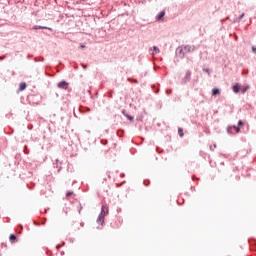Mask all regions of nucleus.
Wrapping results in <instances>:
<instances>
[{"label":"nucleus","instance_id":"obj_22","mask_svg":"<svg viewBox=\"0 0 256 256\" xmlns=\"http://www.w3.org/2000/svg\"><path fill=\"white\" fill-rule=\"evenodd\" d=\"M128 119H130V121H133V117L131 116H128Z\"/></svg>","mask_w":256,"mask_h":256},{"label":"nucleus","instance_id":"obj_23","mask_svg":"<svg viewBox=\"0 0 256 256\" xmlns=\"http://www.w3.org/2000/svg\"><path fill=\"white\" fill-rule=\"evenodd\" d=\"M84 69H87V65H83Z\"/></svg>","mask_w":256,"mask_h":256},{"label":"nucleus","instance_id":"obj_11","mask_svg":"<svg viewBox=\"0 0 256 256\" xmlns=\"http://www.w3.org/2000/svg\"><path fill=\"white\" fill-rule=\"evenodd\" d=\"M178 133H179V136L180 137H183L184 134H183V128H178Z\"/></svg>","mask_w":256,"mask_h":256},{"label":"nucleus","instance_id":"obj_4","mask_svg":"<svg viewBox=\"0 0 256 256\" xmlns=\"http://www.w3.org/2000/svg\"><path fill=\"white\" fill-rule=\"evenodd\" d=\"M163 17H165V11H161L157 16L156 19L158 21H163Z\"/></svg>","mask_w":256,"mask_h":256},{"label":"nucleus","instance_id":"obj_6","mask_svg":"<svg viewBox=\"0 0 256 256\" xmlns=\"http://www.w3.org/2000/svg\"><path fill=\"white\" fill-rule=\"evenodd\" d=\"M233 91L234 93H239V91H241V86H239V84H236L233 86Z\"/></svg>","mask_w":256,"mask_h":256},{"label":"nucleus","instance_id":"obj_2","mask_svg":"<svg viewBox=\"0 0 256 256\" xmlns=\"http://www.w3.org/2000/svg\"><path fill=\"white\" fill-rule=\"evenodd\" d=\"M107 213H109V207H107V205H102V210L101 213L99 215V221H101L102 217H105V215H107Z\"/></svg>","mask_w":256,"mask_h":256},{"label":"nucleus","instance_id":"obj_21","mask_svg":"<svg viewBox=\"0 0 256 256\" xmlns=\"http://www.w3.org/2000/svg\"><path fill=\"white\" fill-rule=\"evenodd\" d=\"M187 77H191V72H187Z\"/></svg>","mask_w":256,"mask_h":256},{"label":"nucleus","instance_id":"obj_3","mask_svg":"<svg viewBox=\"0 0 256 256\" xmlns=\"http://www.w3.org/2000/svg\"><path fill=\"white\" fill-rule=\"evenodd\" d=\"M58 87H59V89H68L69 83H67L65 81L59 82Z\"/></svg>","mask_w":256,"mask_h":256},{"label":"nucleus","instance_id":"obj_9","mask_svg":"<svg viewBox=\"0 0 256 256\" xmlns=\"http://www.w3.org/2000/svg\"><path fill=\"white\" fill-rule=\"evenodd\" d=\"M249 89V86H242L240 87V91L244 94Z\"/></svg>","mask_w":256,"mask_h":256},{"label":"nucleus","instance_id":"obj_18","mask_svg":"<svg viewBox=\"0 0 256 256\" xmlns=\"http://www.w3.org/2000/svg\"><path fill=\"white\" fill-rule=\"evenodd\" d=\"M243 17H245V13H243L242 15H240L239 20L243 19Z\"/></svg>","mask_w":256,"mask_h":256},{"label":"nucleus","instance_id":"obj_8","mask_svg":"<svg viewBox=\"0 0 256 256\" xmlns=\"http://www.w3.org/2000/svg\"><path fill=\"white\" fill-rule=\"evenodd\" d=\"M9 239L12 243H15L17 241V237L13 234L10 235Z\"/></svg>","mask_w":256,"mask_h":256},{"label":"nucleus","instance_id":"obj_20","mask_svg":"<svg viewBox=\"0 0 256 256\" xmlns=\"http://www.w3.org/2000/svg\"><path fill=\"white\" fill-rule=\"evenodd\" d=\"M80 47H81V49H85V45L84 44H81Z\"/></svg>","mask_w":256,"mask_h":256},{"label":"nucleus","instance_id":"obj_7","mask_svg":"<svg viewBox=\"0 0 256 256\" xmlns=\"http://www.w3.org/2000/svg\"><path fill=\"white\" fill-rule=\"evenodd\" d=\"M27 89V84L25 82L20 83L19 91H25Z\"/></svg>","mask_w":256,"mask_h":256},{"label":"nucleus","instance_id":"obj_17","mask_svg":"<svg viewBox=\"0 0 256 256\" xmlns=\"http://www.w3.org/2000/svg\"><path fill=\"white\" fill-rule=\"evenodd\" d=\"M80 229H81V228H79V226H76V227L74 228V231H80Z\"/></svg>","mask_w":256,"mask_h":256},{"label":"nucleus","instance_id":"obj_1","mask_svg":"<svg viewBox=\"0 0 256 256\" xmlns=\"http://www.w3.org/2000/svg\"><path fill=\"white\" fill-rule=\"evenodd\" d=\"M177 51L179 52L178 57H180V59H184L187 53H193V51H195V46H191V45L180 46L177 49Z\"/></svg>","mask_w":256,"mask_h":256},{"label":"nucleus","instance_id":"obj_24","mask_svg":"<svg viewBox=\"0 0 256 256\" xmlns=\"http://www.w3.org/2000/svg\"><path fill=\"white\" fill-rule=\"evenodd\" d=\"M80 225H81V227H83V223H81Z\"/></svg>","mask_w":256,"mask_h":256},{"label":"nucleus","instance_id":"obj_13","mask_svg":"<svg viewBox=\"0 0 256 256\" xmlns=\"http://www.w3.org/2000/svg\"><path fill=\"white\" fill-rule=\"evenodd\" d=\"M233 129H235V131H236V133H240V129H239V127H237V126H233Z\"/></svg>","mask_w":256,"mask_h":256},{"label":"nucleus","instance_id":"obj_16","mask_svg":"<svg viewBox=\"0 0 256 256\" xmlns=\"http://www.w3.org/2000/svg\"><path fill=\"white\" fill-rule=\"evenodd\" d=\"M252 52L256 53V46H252Z\"/></svg>","mask_w":256,"mask_h":256},{"label":"nucleus","instance_id":"obj_12","mask_svg":"<svg viewBox=\"0 0 256 256\" xmlns=\"http://www.w3.org/2000/svg\"><path fill=\"white\" fill-rule=\"evenodd\" d=\"M32 29L37 30V29H47V27L43 26H34Z\"/></svg>","mask_w":256,"mask_h":256},{"label":"nucleus","instance_id":"obj_19","mask_svg":"<svg viewBox=\"0 0 256 256\" xmlns=\"http://www.w3.org/2000/svg\"><path fill=\"white\" fill-rule=\"evenodd\" d=\"M238 125L241 127V125H243V121L239 120Z\"/></svg>","mask_w":256,"mask_h":256},{"label":"nucleus","instance_id":"obj_10","mask_svg":"<svg viewBox=\"0 0 256 256\" xmlns=\"http://www.w3.org/2000/svg\"><path fill=\"white\" fill-rule=\"evenodd\" d=\"M153 49H154V52L152 53V55H157V53H159L160 51L157 46H154Z\"/></svg>","mask_w":256,"mask_h":256},{"label":"nucleus","instance_id":"obj_15","mask_svg":"<svg viewBox=\"0 0 256 256\" xmlns=\"http://www.w3.org/2000/svg\"><path fill=\"white\" fill-rule=\"evenodd\" d=\"M72 195H73V192L68 191L67 194H66V197H71Z\"/></svg>","mask_w":256,"mask_h":256},{"label":"nucleus","instance_id":"obj_5","mask_svg":"<svg viewBox=\"0 0 256 256\" xmlns=\"http://www.w3.org/2000/svg\"><path fill=\"white\" fill-rule=\"evenodd\" d=\"M212 95H213V97H217V95H221V92L219 91L218 88H213Z\"/></svg>","mask_w":256,"mask_h":256},{"label":"nucleus","instance_id":"obj_14","mask_svg":"<svg viewBox=\"0 0 256 256\" xmlns=\"http://www.w3.org/2000/svg\"><path fill=\"white\" fill-rule=\"evenodd\" d=\"M233 130V126H230L227 128V132L231 134V131Z\"/></svg>","mask_w":256,"mask_h":256}]
</instances>
